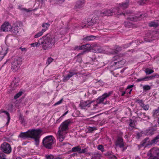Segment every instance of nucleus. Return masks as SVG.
I'll return each instance as SVG.
<instances>
[{"instance_id":"f257e3e1","label":"nucleus","mask_w":159,"mask_h":159,"mask_svg":"<svg viewBox=\"0 0 159 159\" xmlns=\"http://www.w3.org/2000/svg\"><path fill=\"white\" fill-rule=\"evenodd\" d=\"M42 130L40 129H29L26 132H21L19 137L24 139L30 138L34 139L36 146L39 145Z\"/></svg>"},{"instance_id":"f03ea898","label":"nucleus","mask_w":159,"mask_h":159,"mask_svg":"<svg viewBox=\"0 0 159 159\" xmlns=\"http://www.w3.org/2000/svg\"><path fill=\"white\" fill-rule=\"evenodd\" d=\"M39 42L43 44V49L47 50L52 48L55 43V41L50 34H48L39 39Z\"/></svg>"},{"instance_id":"7ed1b4c3","label":"nucleus","mask_w":159,"mask_h":159,"mask_svg":"<svg viewBox=\"0 0 159 159\" xmlns=\"http://www.w3.org/2000/svg\"><path fill=\"white\" fill-rule=\"evenodd\" d=\"M54 140L55 139L53 136L48 135L43 139L42 143L43 147L46 148L51 149L52 148Z\"/></svg>"},{"instance_id":"20e7f679","label":"nucleus","mask_w":159,"mask_h":159,"mask_svg":"<svg viewBox=\"0 0 159 159\" xmlns=\"http://www.w3.org/2000/svg\"><path fill=\"white\" fill-rule=\"evenodd\" d=\"M126 2H122L121 3H119V6L118 7H116L115 8H117L118 10V12H117V14L118 15H124L125 17H126L125 14L123 12V10L126 9L128 7L129 5V0H125Z\"/></svg>"},{"instance_id":"39448f33","label":"nucleus","mask_w":159,"mask_h":159,"mask_svg":"<svg viewBox=\"0 0 159 159\" xmlns=\"http://www.w3.org/2000/svg\"><path fill=\"white\" fill-rule=\"evenodd\" d=\"M21 64V59L19 57L15 58L11 64V69L14 72L16 71L20 68Z\"/></svg>"},{"instance_id":"423d86ee","label":"nucleus","mask_w":159,"mask_h":159,"mask_svg":"<svg viewBox=\"0 0 159 159\" xmlns=\"http://www.w3.org/2000/svg\"><path fill=\"white\" fill-rule=\"evenodd\" d=\"M125 143L122 137L120 136H118L115 142V146L122 148V152L125 151L127 148V146H125Z\"/></svg>"},{"instance_id":"0eeeda50","label":"nucleus","mask_w":159,"mask_h":159,"mask_svg":"<svg viewBox=\"0 0 159 159\" xmlns=\"http://www.w3.org/2000/svg\"><path fill=\"white\" fill-rule=\"evenodd\" d=\"M58 135L57 136L58 142L57 146L58 147H62L66 144H69L68 143L62 142L65 137V133L58 131Z\"/></svg>"},{"instance_id":"6e6552de","label":"nucleus","mask_w":159,"mask_h":159,"mask_svg":"<svg viewBox=\"0 0 159 159\" xmlns=\"http://www.w3.org/2000/svg\"><path fill=\"white\" fill-rule=\"evenodd\" d=\"M71 123V120L70 119L64 121L61 124L58 131L66 134V131L68 129V126Z\"/></svg>"},{"instance_id":"1a4fd4ad","label":"nucleus","mask_w":159,"mask_h":159,"mask_svg":"<svg viewBox=\"0 0 159 159\" xmlns=\"http://www.w3.org/2000/svg\"><path fill=\"white\" fill-rule=\"evenodd\" d=\"M0 149L2 151L7 154H10L12 150L10 145L8 143L5 142L1 145Z\"/></svg>"},{"instance_id":"9d476101","label":"nucleus","mask_w":159,"mask_h":159,"mask_svg":"<svg viewBox=\"0 0 159 159\" xmlns=\"http://www.w3.org/2000/svg\"><path fill=\"white\" fill-rule=\"evenodd\" d=\"M117 8H115V7L109 10H107L100 13V16H111L113 15V14H117V12H119Z\"/></svg>"},{"instance_id":"9b49d317","label":"nucleus","mask_w":159,"mask_h":159,"mask_svg":"<svg viewBox=\"0 0 159 159\" xmlns=\"http://www.w3.org/2000/svg\"><path fill=\"white\" fill-rule=\"evenodd\" d=\"M148 155L152 157H156L159 159V148L157 147L152 148L148 152Z\"/></svg>"},{"instance_id":"f8f14e48","label":"nucleus","mask_w":159,"mask_h":159,"mask_svg":"<svg viewBox=\"0 0 159 159\" xmlns=\"http://www.w3.org/2000/svg\"><path fill=\"white\" fill-rule=\"evenodd\" d=\"M146 16H147V14L145 13L144 14H141L138 16H135L133 15H129L127 18L128 20L137 21L139 20V18H143Z\"/></svg>"},{"instance_id":"ddd939ff","label":"nucleus","mask_w":159,"mask_h":159,"mask_svg":"<svg viewBox=\"0 0 159 159\" xmlns=\"http://www.w3.org/2000/svg\"><path fill=\"white\" fill-rule=\"evenodd\" d=\"M12 29L11 25L7 22H4L1 26L0 28V32H8Z\"/></svg>"},{"instance_id":"4468645a","label":"nucleus","mask_w":159,"mask_h":159,"mask_svg":"<svg viewBox=\"0 0 159 159\" xmlns=\"http://www.w3.org/2000/svg\"><path fill=\"white\" fill-rule=\"evenodd\" d=\"M77 74V73L74 70H70L69 73L64 76L63 80L64 82H66L71 77L74 75Z\"/></svg>"},{"instance_id":"2eb2a0df","label":"nucleus","mask_w":159,"mask_h":159,"mask_svg":"<svg viewBox=\"0 0 159 159\" xmlns=\"http://www.w3.org/2000/svg\"><path fill=\"white\" fill-rule=\"evenodd\" d=\"M151 145L150 144V141L148 137L146 138L141 142L140 144L138 145L139 148H141L142 147H147L148 146Z\"/></svg>"},{"instance_id":"dca6fc26","label":"nucleus","mask_w":159,"mask_h":159,"mask_svg":"<svg viewBox=\"0 0 159 159\" xmlns=\"http://www.w3.org/2000/svg\"><path fill=\"white\" fill-rule=\"evenodd\" d=\"M91 103V102L89 100L82 101L80 102V105L82 109H84L87 107H89Z\"/></svg>"},{"instance_id":"f3484780","label":"nucleus","mask_w":159,"mask_h":159,"mask_svg":"<svg viewBox=\"0 0 159 159\" xmlns=\"http://www.w3.org/2000/svg\"><path fill=\"white\" fill-rule=\"evenodd\" d=\"M136 102L138 103L140 107L145 111L148 110L149 106L148 105H145L144 104L142 100L137 99Z\"/></svg>"},{"instance_id":"a211bd4d","label":"nucleus","mask_w":159,"mask_h":159,"mask_svg":"<svg viewBox=\"0 0 159 159\" xmlns=\"http://www.w3.org/2000/svg\"><path fill=\"white\" fill-rule=\"evenodd\" d=\"M112 92H109L108 93H104L101 97L99 98V100L100 102L104 101V99L107 97L110 96L112 94Z\"/></svg>"},{"instance_id":"6ab92c4d","label":"nucleus","mask_w":159,"mask_h":159,"mask_svg":"<svg viewBox=\"0 0 159 159\" xmlns=\"http://www.w3.org/2000/svg\"><path fill=\"white\" fill-rule=\"evenodd\" d=\"M14 79L11 84V86L13 88V90H14L19 85V80L18 78L15 77Z\"/></svg>"},{"instance_id":"aec40b11","label":"nucleus","mask_w":159,"mask_h":159,"mask_svg":"<svg viewBox=\"0 0 159 159\" xmlns=\"http://www.w3.org/2000/svg\"><path fill=\"white\" fill-rule=\"evenodd\" d=\"M85 0H78L75 5L76 9H79L82 7L84 5Z\"/></svg>"},{"instance_id":"412c9836","label":"nucleus","mask_w":159,"mask_h":159,"mask_svg":"<svg viewBox=\"0 0 159 159\" xmlns=\"http://www.w3.org/2000/svg\"><path fill=\"white\" fill-rule=\"evenodd\" d=\"M125 61H126L125 59L120 58L117 61L114 62V64L115 65L118 64V66L121 67L125 64Z\"/></svg>"},{"instance_id":"4be33fe9","label":"nucleus","mask_w":159,"mask_h":159,"mask_svg":"<svg viewBox=\"0 0 159 159\" xmlns=\"http://www.w3.org/2000/svg\"><path fill=\"white\" fill-rule=\"evenodd\" d=\"M91 61H90V64L92 65H96L98 64V62L97 60L95 55H93L92 57H90Z\"/></svg>"},{"instance_id":"5701e85b","label":"nucleus","mask_w":159,"mask_h":159,"mask_svg":"<svg viewBox=\"0 0 159 159\" xmlns=\"http://www.w3.org/2000/svg\"><path fill=\"white\" fill-rule=\"evenodd\" d=\"M47 30V27H46V28L44 29H43L41 31L39 32L34 35V38H37L40 37L42 36L43 34V33L46 31Z\"/></svg>"},{"instance_id":"b1692460","label":"nucleus","mask_w":159,"mask_h":159,"mask_svg":"<svg viewBox=\"0 0 159 159\" xmlns=\"http://www.w3.org/2000/svg\"><path fill=\"white\" fill-rule=\"evenodd\" d=\"M152 77L151 76H145L144 78L137 79L136 80V82H137L142 81H146L151 80V78Z\"/></svg>"},{"instance_id":"393cba45","label":"nucleus","mask_w":159,"mask_h":159,"mask_svg":"<svg viewBox=\"0 0 159 159\" xmlns=\"http://www.w3.org/2000/svg\"><path fill=\"white\" fill-rule=\"evenodd\" d=\"M80 150H81V147L80 146H77L72 148L71 150V152H77L80 154Z\"/></svg>"},{"instance_id":"a878e982","label":"nucleus","mask_w":159,"mask_h":159,"mask_svg":"<svg viewBox=\"0 0 159 159\" xmlns=\"http://www.w3.org/2000/svg\"><path fill=\"white\" fill-rule=\"evenodd\" d=\"M159 25V23L158 22V20L152 21L149 24L150 27H157Z\"/></svg>"},{"instance_id":"bb28decb","label":"nucleus","mask_w":159,"mask_h":159,"mask_svg":"<svg viewBox=\"0 0 159 159\" xmlns=\"http://www.w3.org/2000/svg\"><path fill=\"white\" fill-rule=\"evenodd\" d=\"M159 139V134L154 138L153 139L150 141V144L151 145L153 143H155L158 142V139Z\"/></svg>"},{"instance_id":"cd10ccee","label":"nucleus","mask_w":159,"mask_h":159,"mask_svg":"<svg viewBox=\"0 0 159 159\" xmlns=\"http://www.w3.org/2000/svg\"><path fill=\"white\" fill-rule=\"evenodd\" d=\"M95 39V37L93 35L87 36L84 38V40L87 41L92 40Z\"/></svg>"},{"instance_id":"c85d7f7f","label":"nucleus","mask_w":159,"mask_h":159,"mask_svg":"<svg viewBox=\"0 0 159 159\" xmlns=\"http://www.w3.org/2000/svg\"><path fill=\"white\" fill-rule=\"evenodd\" d=\"M42 44L40 43L39 42V40L38 42H36L35 43H33L30 44V45L33 47H38L39 46Z\"/></svg>"},{"instance_id":"c756f323","label":"nucleus","mask_w":159,"mask_h":159,"mask_svg":"<svg viewBox=\"0 0 159 159\" xmlns=\"http://www.w3.org/2000/svg\"><path fill=\"white\" fill-rule=\"evenodd\" d=\"M144 71L146 75H149L152 73L154 72V70L149 68H147L145 69Z\"/></svg>"},{"instance_id":"7c9ffc66","label":"nucleus","mask_w":159,"mask_h":159,"mask_svg":"<svg viewBox=\"0 0 159 159\" xmlns=\"http://www.w3.org/2000/svg\"><path fill=\"white\" fill-rule=\"evenodd\" d=\"M134 86V85H129L127 86V89H126V91H127L128 90H129V91L128 92L130 94L131 93V92L132 90V89Z\"/></svg>"},{"instance_id":"2f4dec72","label":"nucleus","mask_w":159,"mask_h":159,"mask_svg":"<svg viewBox=\"0 0 159 159\" xmlns=\"http://www.w3.org/2000/svg\"><path fill=\"white\" fill-rule=\"evenodd\" d=\"M159 115V107L157 109L154 111L153 116L154 117H156Z\"/></svg>"},{"instance_id":"473e14b6","label":"nucleus","mask_w":159,"mask_h":159,"mask_svg":"<svg viewBox=\"0 0 159 159\" xmlns=\"http://www.w3.org/2000/svg\"><path fill=\"white\" fill-rule=\"evenodd\" d=\"M54 156L51 154L46 155L45 156V157L46 159H54Z\"/></svg>"},{"instance_id":"72a5a7b5","label":"nucleus","mask_w":159,"mask_h":159,"mask_svg":"<svg viewBox=\"0 0 159 159\" xmlns=\"http://www.w3.org/2000/svg\"><path fill=\"white\" fill-rule=\"evenodd\" d=\"M85 48L84 49V52L89 51L90 50L91 46L89 44H86L85 45Z\"/></svg>"},{"instance_id":"f704fd0d","label":"nucleus","mask_w":159,"mask_h":159,"mask_svg":"<svg viewBox=\"0 0 159 159\" xmlns=\"http://www.w3.org/2000/svg\"><path fill=\"white\" fill-rule=\"evenodd\" d=\"M22 94V92L20 91L16 93L14 96V98L16 99L20 97Z\"/></svg>"},{"instance_id":"c9c22d12","label":"nucleus","mask_w":159,"mask_h":159,"mask_svg":"<svg viewBox=\"0 0 159 159\" xmlns=\"http://www.w3.org/2000/svg\"><path fill=\"white\" fill-rule=\"evenodd\" d=\"M125 25L126 27L130 28L132 26V24L128 21H127L125 23Z\"/></svg>"},{"instance_id":"e433bc0d","label":"nucleus","mask_w":159,"mask_h":159,"mask_svg":"<svg viewBox=\"0 0 159 159\" xmlns=\"http://www.w3.org/2000/svg\"><path fill=\"white\" fill-rule=\"evenodd\" d=\"M53 59L51 57H48L46 62V64L48 65L50 64L53 61Z\"/></svg>"},{"instance_id":"4c0bfd02","label":"nucleus","mask_w":159,"mask_h":159,"mask_svg":"<svg viewBox=\"0 0 159 159\" xmlns=\"http://www.w3.org/2000/svg\"><path fill=\"white\" fill-rule=\"evenodd\" d=\"M88 129L89 132H92L94 130L97 129L95 127H89L88 128Z\"/></svg>"},{"instance_id":"58836bf2","label":"nucleus","mask_w":159,"mask_h":159,"mask_svg":"<svg viewBox=\"0 0 159 159\" xmlns=\"http://www.w3.org/2000/svg\"><path fill=\"white\" fill-rule=\"evenodd\" d=\"M88 152V150L86 148H84V149H81V150H80V154H84L87 153Z\"/></svg>"},{"instance_id":"ea45409f","label":"nucleus","mask_w":159,"mask_h":159,"mask_svg":"<svg viewBox=\"0 0 159 159\" xmlns=\"http://www.w3.org/2000/svg\"><path fill=\"white\" fill-rule=\"evenodd\" d=\"M98 149L101 150L102 152H103L104 151L103 146L102 145H99L98 146Z\"/></svg>"},{"instance_id":"a19ab883","label":"nucleus","mask_w":159,"mask_h":159,"mask_svg":"<svg viewBox=\"0 0 159 159\" xmlns=\"http://www.w3.org/2000/svg\"><path fill=\"white\" fill-rule=\"evenodd\" d=\"M18 26H15L14 28V31H13V28H12V29L11 30H12V31H13V32L17 34L18 32Z\"/></svg>"},{"instance_id":"79ce46f5","label":"nucleus","mask_w":159,"mask_h":159,"mask_svg":"<svg viewBox=\"0 0 159 159\" xmlns=\"http://www.w3.org/2000/svg\"><path fill=\"white\" fill-rule=\"evenodd\" d=\"M143 89L145 90H148L150 89L151 87L148 85H145L143 86Z\"/></svg>"},{"instance_id":"37998d69","label":"nucleus","mask_w":159,"mask_h":159,"mask_svg":"<svg viewBox=\"0 0 159 159\" xmlns=\"http://www.w3.org/2000/svg\"><path fill=\"white\" fill-rule=\"evenodd\" d=\"M5 113L7 116V118L8 117H10V115L7 111L4 110H1V113Z\"/></svg>"},{"instance_id":"c03bdc74","label":"nucleus","mask_w":159,"mask_h":159,"mask_svg":"<svg viewBox=\"0 0 159 159\" xmlns=\"http://www.w3.org/2000/svg\"><path fill=\"white\" fill-rule=\"evenodd\" d=\"M49 26V25L48 23H43L42 25V26L43 28V29H44L46 28V27H47V30L48 29V27Z\"/></svg>"},{"instance_id":"a18cd8bd","label":"nucleus","mask_w":159,"mask_h":159,"mask_svg":"<svg viewBox=\"0 0 159 159\" xmlns=\"http://www.w3.org/2000/svg\"><path fill=\"white\" fill-rule=\"evenodd\" d=\"M129 125L130 127H131L132 129H133L135 127V124L133 123V122L132 121H131L129 124Z\"/></svg>"},{"instance_id":"49530a36","label":"nucleus","mask_w":159,"mask_h":159,"mask_svg":"<svg viewBox=\"0 0 159 159\" xmlns=\"http://www.w3.org/2000/svg\"><path fill=\"white\" fill-rule=\"evenodd\" d=\"M85 48V45H81V46L79 47L78 49L79 50L84 49V50Z\"/></svg>"},{"instance_id":"de8ad7c7","label":"nucleus","mask_w":159,"mask_h":159,"mask_svg":"<svg viewBox=\"0 0 159 159\" xmlns=\"http://www.w3.org/2000/svg\"><path fill=\"white\" fill-rule=\"evenodd\" d=\"M122 49V48L121 47L118 46L116 48V51L117 52H118L121 50Z\"/></svg>"},{"instance_id":"09e8293b","label":"nucleus","mask_w":159,"mask_h":159,"mask_svg":"<svg viewBox=\"0 0 159 159\" xmlns=\"http://www.w3.org/2000/svg\"><path fill=\"white\" fill-rule=\"evenodd\" d=\"M151 76L152 77L151 78V80L152 79L154 78L155 77H156L157 78H158L159 77V75L156 74L155 75H152V76Z\"/></svg>"},{"instance_id":"8fccbe9b","label":"nucleus","mask_w":159,"mask_h":159,"mask_svg":"<svg viewBox=\"0 0 159 159\" xmlns=\"http://www.w3.org/2000/svg\"><path fill=\"white\" fill-rule=\"evenodd\" d=\"M54 159H62V158L60 157V155L54 157Z\"/></svg>"},{"instance_id":"3c124183","label":"nucleus","mask_w":159,"mask_h":159,"mask_svg":"<svg viewBox=\"0 0 159 159\" xmlns=\"http://www.w3.org/2000/svg\"><path fill=\"white\" fill-rule=\"evenodd\" d=\"M19 49H21L22 52H26L27 50L26 48H22L21 47H20Z\"/></svg>"},{"instance_id":"603ef678","label":"nucleus","mask_w":159,"mask_h":159,"mask_svg":"<svg viewBox=\"0 0 159 159\" xmlns=\"http://www.w3.org/2000/svg\"><path fill=\"white\" fill-rule=\"evenodd\" d=\"M62 99L61 100H59V101H58L57 102H56L55 104L54 105H59V104H60L61 103V102H62Z\"/></svg>"},{"instance_id":"864d4df0","label":"nucleus","mask_w":159,"mask_h":159,"mask_svg":"<svg viewBox=\"0 0 159 159\" xmlns=\"http://www.w3.org/2000/svg\"><path fill=\"white\" fill-rule=\"evenodd\" d=\"M10 119H11L10 117H8L7 118V121L6 124L7 125H8V124H9V123L10 122Z\"/></svg>"},{"instance_id":"5fc2aeb1","label":"nucleus","mask_w":159,"mask_h":159,"mask_svg":"<svg viewBox=\"0 0 159 159\" xmlns=\"http://www.w3.org/2000/svg\"><path fill=\"white\" fill-rule=\"evenodd\" d=\"M7 37L5 39V43H6V44L8 46H9V45L8 44H7Z\"/></svg>"},{"instance_id":"6e6d98bb","label":"nucleus","mask_w":159,"mask_h":159,"mask_svg":"<svg viewBox=\"0 0 159 159\" xmlns=\"http://www.w3.org/2000/svg\"><path fill=\"white\" fill-rule=\"evenodd\" d=\"M148 0H141V1L143 3H145V2L146 1H147Z\"/></svg>"},{"instance_id":"4d7b16f0","label":"nucleus","mask_w":159,"mask_h":159,"mask_svg":"<svg viewBox=\"0 0 159 159\" xmlns=\"http://www.w3.org/2000/svg\"><path fill=\"white\" fill-rule=\"evenodd\" d=\"M19 119H20H20L21 120L22 122H23V120H24V118H23V117H22L20 116Z\"/></svg>"},{"instance_id":"13d9d810","label":"nucleus","mask_w":159,"mask_h":159,"mask_svg":"<svg viewBox=\"0 0 159 159\" xmlns=\"http://www.w3.org/2000/svg\"><path fill=\"white\" fill-rule=\"evenodd\" d=\"M68 111H66V112H65V113H64L63 115H62V116H65V115H66V114H67V113H68Z\"/></svg>"},{"instance_id":"bf43d9fd","label":"nucleus","mask_w":159,"mask_h":159,"mask_svg":"<svg viewBox=\"0 0 159 159\" xmlns=\"http://www.w3.org/2000/svg\"><path fill=\"white\" fill-rule=\"evenodd\" d=\"M125 91L124 92H123L121 94V96H124V95L125 94Z\"/></svg>"},{"instance_id":"052dcab7","label":"nucleus","mask_w":159,"mask_h":159,"mask_svg":"<svg viewBox=\"0 0 159 159\" xmlns=\"http://www.w3.org/2000/svg\"><path fill=\"white\" fill-rule=\"evenodd\" d=\"M128 136L127 134L125 135V136H124V138L125 139H127L128 138Z\"/></svg>"},{"instance_id":"680f3d73","label":"nucleus","mask_w":159,"mask_h":159,"mask_svg":"<svg viewBox=\"0 0 159 159\" xmlns=\"http://www.w3.org/2000/svg\"><path fill=\"white\" fill-rule=\"evenodd\" d=\"M0 159H6V158L4 157L0 156Z\"/></svg>"},{"instance_id":"e2e57ef3","label":"nucleus","mask_w":159,"mask_h":159,"mask_svg":"<svg viewBox=\"0 0 159 159\" xmlns=\"http://www.w3.org/2000/svg\"><path fill=\"white\" fill-rule=\"evenodd\" d=\"M91 21H92V23H96V21H95V22H94L93 21V20H91Z\"/></svg>"},{"instance_id":"0e129e2a","label":"nucleus","mask_w":159,"mask_h":159,"mask_svg":"<svg viewBox=\"0 0 159 159\" xmlns=\"http://www.w3.org/2000/svg\"><path fill=\"white\" fill-rule=\"evenodd\" d=\"M59 1H61L62 2H64L65 0H58Z\"/></svg>"},{"instance_id":"69168bd1","label":"nucleus","mask_w":159,"mask_h":159,"mask_svg":"<svg viewBox=\"0 0 159 159\" xmlns=\"http://www.w3.org/2000/svg\"><path fill=\"white\" fill-rule=\"evenodd\" d=\"M143 114L144 116H146V113H143Z\"/></svg>"},{"instance_id":"338daca9","label":"nucleus","mask_w":159,"mask_h":159,"mask_svg":"<svg viewBox=\"0 0 159 159\" xmlns=\"http://www.w3.org/2000/svg\"><path fill=\"white\" fill-rule=\"evenodd\" d=\"M76 112H77L78 113H79L80 112L78 111H76Z\"/></svg>"},{"instance_id":"774afa93","label":"nucleus","mask_w":159,"mask_h":159,"mask_svg":"<svg viewBox=\"0 0 159 159\" xmlns=\"http://www.w3.org/2000/svg\"><path fill=\"white\" fill-rule=\"evenodd\" d=\"M135 159H139L138 157H137Z\"/></svg>"}]
</instances>
